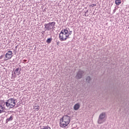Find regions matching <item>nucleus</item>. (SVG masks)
Listing matches in <instances>:
<instances>
[{"label": "nucleus", "mask_w": 129, "mask_h": 129, "mask_svg": "<svg viewBox=\"0 0 129 129\" xmlns=\"http://www.w3.org/2000/svg\"><path fill=\"white\" fill-rule=\"evenodd\" d=\"M16 99L14 98L9 99L6 102L2 101L1 104H0V114L5 112V110L6 109L5 104L8 108H13L16 106Z\"/></svg>", "instance_id": "obj_1"}, {"label": "nucleus", "mask_w": 129, "mask_h": 129, "mask_svg": "<svg viewBox=\"0 0 129 129\" xmlns=\"http://www.w3.org/2000/svg\"><path fill=\"white\" fill-rule=\"evenodd\" d=\"M59 120V126L60 127H66L70 123L71 117L67 115H65Z\"/></svg>", "instance_id": "obj_2"}, {"label": "nucleus", "mask_w": 129, "mask_h": 129, "mask_svg": "<svg viewBox=\"0 0 129 129\" xmlns=\"http://www.w3.org/2000/svg\"><path fill=\"white\" fill-rule=\"evenodd\" d=\"M68 30L69 29L66 28V29H62L59 34V38L60 41H66L67 39L69 38V35H68Z\"/></svg>", "instance_id": "obj_3"}, {"label": "nucleus", "mask_w": 129, "mask_h": 129, "mask_svg": "<svg viewBox=\"0 0 129 129\" xmlns=\"http://www.w3.org/2000/svg\"><path fill=\"white\" fill-rule=\"evenodd\" d=\"M56 25L55 22H49L47 24H44V27L46 31H50L54 28V26Z\"/></svg>", "instance_id": "obj_4"}, {"label": "nucleus", "mask_w": 129, "mask_h": 129, "mask_svg": "<svg viewBox=\"0 0 129 129\" xmlns=\"http://www.w3.org/2000/svg\"><path fill=\"white\" fill-rule=\"evenodd\" d=\"M104 121H105V112H102L99 116L98 123L101 124V123H103Z\"/></svg>", "instance_id": "obj_5"}, {"label": "nucleus", "mask_w": 129, "mask_h": 129, "mask_svg": "<svg viewBox=\"0 0 129 129\" xmlns=\"http://www.w3.org/2000/svg\"><path fill=\"white\" fill-rule=\"evenodd\" d=\"M84 73H85V72L84 71L79 69L77 72L76 76V78H77V79H81V78L84 76Z\"/></svg>", "instance_id": "obj_6"}, {"label": "nucleus", "mask_w": 129, "mask_h": 129, "mask_svg": "<svg viewBox=\"0 0 129 129\" xmlns=\"http://www.w3.org/2000/svg\"><path fill=\"white\" fill-rule=\"evenodd\" d=\"M13 57V51L11 50H9L5 54V60L6 61H8V60H10V59H12Z\"/></svg>", "instance_id": "obj_7"}, {"label": "nucleus", "mask_w": 129, "mask_h": 129, "mask_svg": "<svg viewBox=\"0 0 129 129\" xmlns=\"http://www.w3.org/2000/svg\"><path fill=\"white\" fill-rule=\"evenodd\" d=\"M14 74L15 75H20L21 74V69L20 68H18L14 71Z\"/></svg>", "instance_id": "obj_8"}, {"label": "nucleus", "mask_w": 129, "mask_h": 129, "mask_svg": "<svg viewBox=\"0 0 129 129\" xmlns=\"http://www.w3.org/2000/svg\"><path fill=\"white\" fill-rule=\"evenodd\" d=\"M79 108H80V104L79 103H77L74 106V110H78Z\"/></svg>", "instance_id": "obj_9"}, {"label": "nucleus", "mask_w": 129, "mask_h": 129, "mask_svg": "<svg viewBox=\"0 0 129 129\" xmlns=\"http://www.w3.org/2000/svg\"><path fill=\"white\" fill-rule=\"evenodd\" d=\"M115 4L116 6H119L121 4V0H116L115 1Z\"/></svg>", "instance_id": "obj_10"}, {"label": "nucleus", "mask_w": 129, "mask_h": 129, "mask_svg": "<svg viewBox=\"0 0 129 129\" xmlns=\"http://www.w3.org/2000/svg\"><path fill=\"white\" fill-rule=\"evenodd\" d=\"M86 82H88V83H89L90 82V80H91V78H90V76H88L86 78Z\"/></svg>", "instance_id": "obj_11"}, {"label": "nucleus", "mask_w": 129, "mask_h": 129, "mask_svg": "<svg viewBox=\"0 0 129 129\" xmlns=\"http://www.w3.org/2000/svg\"><path fill=\"white\" fill-rule=\"evenodd\" d=\"M52 40H53L52 38H48L46 40V43H47V44H50V43L52 42Z\"/></svg>", "instance_id": "obj_12"}, {"label": "nucleus", "mask_w": 129, "mask_h": 129, "mask_svg": "<svg viewBox=\"0 0 129 129\" xmlns=\"http://www.w3.org/2000/svg\"><path fill=\"white\" fill-rule=\"evenodd\" d=\"M11 120H13V116H11L9 118H7L6 121L8 122L9 121H11Z\"/></svg>", "instance_id": "obj_13"}, {"label": "nucleus", "mask_w": 129, "mask_h": 129, "mask_svg": "<svg viewBox=\"0 0 129 129\" xmlns=\"http://www.w3.org/2000/svg\"><path fill=\"white\" fill-rule=\"evenodd\" d=\"M34 109H35V110H37V111L39 110V109H40V106H35L34 107Z\"/></svg>", "instance_id": "obj_14"}, {"label": "nucleus", "mask_w": 129, "mask_h": 129, "mask_svg": "<svg viewBox=\"0 0 129 129\" xmlns=\"http://www.w3.org/2000/svg\"><path fill=\"white\" fill-rule=\"evenodd\" d=\"M41 129H51V127L49 126H43V127L41 128Z\"/></svg>", "instance_id": "obj_15"}, {"label": "nucleus", "mask_w": 129, "mask_h": 129, "mask_svg": "<svg viewBox=\"0 0 129 129\" xmlns=\"http://www.w3.org/2000/svg\"><path fill=\"white\" fill-rule=\"evenodd\" d=\"M72 34V31H69L68 30V35H69V38H70L69 36H70V35H71Z\"/></svg>", "instance_id": "obj_16"}, {"label": "nucleus", "mask_w": 129, "mask_h": 129, "mask_svg": "<svg viewBox=\"0 0 129 129\" xmlns=\"http://www.w3.org/2000/svg\"><path fill=\"white\" fill-rule=\"evenodd\" d=\"M90 7H92L93 8V7H96V4H93L90 5Z\"/></svg>", "instance_id": "obj_17"}, {"label": "nucleus", "mask_w": 129, "mask_h": 129, "mask_svg": "<svg viewBox=\"0 0 129 129\" xmlns=\"http://www.w3.org/2000/svg\"><path fill=\"white\" fill-rule=\"evenodd\" d=\"M59 44H60V42H59V41H57V42H56V45H57V46H59Z\"/></svg>", "instance_id": "obj_18"}, {"label": "nucleus", "mask_w": 129, "mask_h": 129, "mask_svg": "<svg viewBox=\"0 0 129 129\" xmlns=\"http://www.w3.org/2000/svg\"><path fill=\"white\" fill-rule=\"evenodd\" d=\"M3 58H4V56L3 55H2L1 56H0V59H2Z\"/></svg>", "instance_id": "obj_19"}, {"label": "nucleus", "mask_w": 129, "mask_h": 129, "mask_svg": "<svg viewBox=\"0 0 129 129\" xmlns=\"http://www.w3.org/2000/svg\"><path fill=\"white\" fill-rule=\"evenodd\" d=\"M44 33H45V31H42V34H44Z\"/></svg>", "instance_id": "obj_20"}, {"label": "nucleus", "mask_w": 129, "mask_h": 129, "mask_svg": "<svg viewBox=\"0 0 129 129\" xmlns=\"http://www.w3.org/2000/svg\"><path fill=\"white\" fill-rule=\"evenodd\" d=\"M24 62H27V60H24Z\"/></svg>", "instance_id": "obj_21"}, {"label": "nucleus", "mask_w": 129, "mask_h": 129, "mask_svg": "<svg viewBox=\"0 0 129 129\" xmlns=\"http://www.w3.org/2000/svg\"><path fill=\"white\" fill-rule=\"evenodd\" d=\"M9 43H11V41L9 40Z\"/></svg>", "instance_id": "obj_22"}, {"label": "nucleus", "mask_w": 129, "mask_h": 129, "mask_svg": "<svg viewBox=\"0 0 129 129\" xmlns=\"http://www.w3.org/2000/svg\"><path fill=\"white\" fill-rule=\"evenodd\" d=\"M17 47H18V46H16V47H15V48H16V49H17Z\"/></svg>", "instance_id": "obj_23"}, {"label": "nucleus", "mask_w": 129, "mask_h": 129, "mask_svg": "<svg viewBox=\"0 0 129 129\" xmlns=\"http://www.w3.org/2000/svg\"><path fill=\"white\" fill-rule=\"evenodd\" d=\"M14 77H16V76H14Z\"/></svg>", "instance_id": "obj_24"}]
</instances>
